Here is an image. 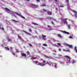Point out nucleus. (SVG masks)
<instances>
[{"mask_svg":"<svg viewBox=\"0 0 77 77\" xmlns=\"http://www.w3.org/2000/svg\"><path fill=\"white\" fill-rule=\"evenodd\" d=\"M5 11L7 12L8 13H10L11 14L12 16H14L15 17H17V15H18V16H20L23 18V16L21 15L20 14H18V13H17L16 12H13V11H11L9 9H8V8H5Z\"/></svg>","mask_w":77,"mask_h":77,"instance_id":"obj_1","label":"nucleus"},{"mask_svg":"<svg viewBox=\"0 0 77 77\" xmlns=\"http://www.w3.org/2000/svg\"><path fill=\"white\" fill-rule=\"evenodd\" d=\"M65 57L66 58V64L68 65L71 63L72 64H74V63H75V61L74 60H72L71 58L69 57H68V56H66Z\"/></svg>","mask_w":77,"mask_h":77,"instance_id":"obj_2","label":"nucleus"},{"mask_svg":"<svg viewBox=\"0 0 77 77\" xmlns=\"http://www.w3.org/2000/svg\"><path fill=\"white\" fill-rule=\"evenodd\" d=\"M32 62L33 63H35L37 65H40L42 66H44L46 64L45 61H44L43 60H41V63H39L38 61H33Z\"/></svg>","mask_w":77,"mask_h":77,"instance_id":"obj_3","label":"nucleus"},{"mask_svg":"<svg viewBox=\"0 0 77 77\" xmlns=\"http://www.w3.org/2000/svg\"><path fill=\"white\" fill-rule=\"evenodd\" d=\"M21 57L22 58L24 59L26 58L27 57L26 54L22 52H21Z\"/></svg>","mask_w":77,"mask_h":77,"instance_id":"obj_4","label":"nucleus"},{"mask_svg":"<svg viewBox=\"0 0 77 77\" xmlns=\"http://www.w3.org/2000/svg\"><path fill=\"white\" fill-rule=\"evenodd\" d=\"M68 19L67 18H64L62 19V21L64 24H67V20Z\"/></svg>","mask_w":77,"mask_h":77,"instance_id":"obj_5","label":"nucleus"},{"mask_svg":"<svg viewBox=\"0 0 77 77\" xmlns=\"http://www.w3.org/2000/svg\"><path fill=\"white\" fill-rule=\"evenodd\" d=\"M66 2L67 3V8H68V9H70V10H71V9L70 8L69 5V0H66Z\"/></svg>","mask_w":77,"mask_h":77,"instance_id":"obj_6","label":"nucleus"},{"mask_svg":"<svg viewBox=\"0 0 77 77\" xmlns=\"http://www.w3.org/2000/svg\"><path fill=\"white\" fill-rule=\"evenodd\" d=\"M0 28L1 30H4V29L3 28V25H2V24H0Z\"/></svg>","mask_w":77,"mask_h":77,"instance_id":"obj_7","label":"nucleus"},{"mask_svg":"<svg viewBox=\"0 0 77 77\" xmlns=\"http://www.w3.org/2000/svg\"><path fill=\"white\" fill-rule=\"evenodd\" d=\"M47 63L49 64V66H53V64L52 63H51V62H48Z\"/></svg>","mask_w":77,"mask_h":77,"instance_id":"obj_8","label":"nucleus"},{"mask_svg":"<svg viewBox=\"0 0 77 77\" xmlns=\"http://www.w3.org/2000/svg\"><path fill=\"white\" fill-rule=\"evenodd\" d=\"M73 11L75 13V17L77 18V12L76 11Z\"/></svg>","mask_w":77,"mask_h":77,"instance_id":"obj_9","label":"nucleus"},{"mask_svg":"<svg viewBox=\"0 0 77 77\" xmlns=\"http://www.w3.org/2000/svg\"><path fill=\"white\" fill-rule=\"evenodd\" d=\"M36 5H33V4L31 5V7H32V8H36Z\"/></svg>","mask_w":77,"mask_h":77,"instance_id":"obj_10","label":"nucleus"},{"mask_svg":"<svg viewBox=\"0 0 77 77\" xmlns=\"http://www.w3.org/2000/svg\"><path fill=\"white\" fill-rule=\"evenodd\" d=\"M61 32H62V33H65L67 34H69V32H66V31H61Z\"/></svg>","mask_w":77,"mask_h":77,"instance_id":"obj_11","label":"nucleus"},{"mask_svg":"<svg viewBox=\"0 0 77 77\" xmlns=\"http://www.w3.org/2000/svg\"><path fill=\"white\" fill-rule=\"evenodd\" d=\"M42 36L43 38V40H46V35L42 34Z\"/></svg>","mask_w":77,"mask_h":77,"instance_id":"obj_12","label":"nucleus"},{"mask_svg":"<svg viewBox=\"0 0 77 77\" xmlns=\"http://www.w3.org/2000/svg\"><path fill=\"white\" fill-rule=\"evenodd\" d=\"M67 45L69 46V48H72V45H69L67 44Z\"/></svg>","mask_w":77,"mask_h":77,"instance_id":"obj_13","label":"nucleus"},{"mask_svg":"<svg viewBox=\"0 0 77 77\" xmlns=\"http://www.w3.org/2000/svg\"><path fill=\"white\" fill-rule=\"evenodd\" d=\"M58 58H61L63 57L62 55H60V54H58Z\"/></svg>","mask_w":77,"mask_h":77,"instance_id":"obj_14","label":"nucleus"},{"mask_svg":"<svg viewBox=\"0 0 77 77\" xmlns=\"http://www.w3.org/2000/svg\"><path fill=\"white\" fill-rule=\"evenodd\" d=\"M74 50L76 53H77V48L76 46H75Z\"/></svg>","mask_w":77,"mask_h":77,"instance_id":"obj_15","label":"nucleus"},{"mask_svg":"<svg viewBox=\"0 0 77 77\" xmlns=\"http://www.w3.org/2000/svg\"><path fill=\"white\" fill-rule=\"evenodd\" d=\"M47 13L48 14V15H52V13L51 12H50V11H47Z\"/></svg>","mask_w":77,"mask_h":77,"instance_id":"obj_16","label":"nucleus"},{"mask_svg":"<svg viewBox=\"0 0 77 77\" xmlns=\"http://www.w3.org/2000/svg\"><path fill=\"white\" fill-rule=\"evenodd\" d=\"M54 68H57V64H54Z\"/></svg>","mask_w":77,"mask_h":77,"instance_id":"obj_17","label":"nucleus"},{"mask_svg":"<svg viewBox=\"0 0 77 77\" xmlns=\"http://www.w3.org/2000/svg\"><path fill=\"white\" fill-rule=\"evenodd\" d=\"M47 19H48V20L54 19L53 18H52V17H47Z\"/></svg>","mask_w":77,"mask_h":77,"instance_id":"obj_18","label":"nucleus"},{"mask_svg":"<svg viewBox=\"0 0 77 77\" xmlns=\"http://www.w3.org/2000/svg\"><path fill=\"white\" fill-rule=\"evenodd\" d=\"M23 31L24 32V33H26L28 35H31V34L30 33H29V32H26V31Z\"/></svg>","mask_w":77,"mask_h":77,"instance_id":"obj_19","label":"nucleus"},{"mask_svg":"<svg viewBox=\"0 0 77 77\" xmlns=\"http://www.w3.org/2000/svg\"><path fill=\"white\" fill-rule=\"evenodd\" d=\"M11 52H12V54L13 55H15L16 57H17V55H15V54H14V53L13 51H11Z\"/></svg>","mask_w":77,"mask_h":77,"instance_id":"obj_20","label":"nucleus"},{"mask_svg":"<svg viewBox=\"0 0 77 77\" xmlns=\"http://www.w3.org/2000/svg\"><path fill=\"white\" fill-rule=\"evenodd\" d=\"M73 35H70V36H69V38L71 39L72 38H73Z\"/></svg>","mask_w":77,"mask_h":77,"instance_id":"obj_21","label":"nucleus"},{"mask_svg":"<svg viewBox=\"0 0 77 77\" xmlns=\"http://www.w3.org/2000/svg\"><path fill=\"white\" fill-rule=\"evenodd\" d=\"M37 57H32L31 58V59L32 60H35V59H37Z\"/></svg>","mask_w":77,"mask_h":77,"instance_id":"obj_22","label":"nucleus"},{"mask_svg":"<svg viewBox=\"0 0 77 77\" xmlns=\"http://www.w3.org/2000/svg\"><path fill=\"white\" fill-rule=\"evenodd\" d=\"M60 63L61 64H62L63 65H64L65 64L64 62L62 61L60 62Z\"/></svg>","mask_w":77,"mask_h":77,"instance_id":"obj_23","label":"nucleus"},{"mask_svg":"<svg viewBox=\"0 0 77 77\" xmlns=\"http://www.w3.org/2000/svg\"><path fill=\"white\" fill-rule=\"evenodd\" d=\"M12 21L14 22L15 23H16L17 22H18V21H16L14 20H12Z\"/></svg>","mask_w":77,"mask_h":77,"instance_id":"obj_24","label":"nucleus"},{"mask_svg":"<svg viewBox=\"0 0 77 77\" xmlns=\"http://www.w3.org/2000/svg\"><path fill=\"white\" fill-rule=\"evenodd\" d=\"M67 27H68V28L69 29H70L71 28H70V25H67Z\"/></svg>","mask_w":77,"mask_h":77,"instance_id":"obj_25","label":"nucleus"},{"mask_svg":"<svg viewBox=\"0 0 77 77\" xmlns=\"http://www.w3.org/2000/svg\"><path fill=\"white\" fill-rule=\"evenodd\" d=\"M63 50L64 51H66V52H69V50H65V49H63Z\"/></svg>","mask_w":77,"mask_h":77,"instance_id":"obj_26","label":"nucleus"},{"mask_svg":"<svg viewBox=\"0 0 77 77\" xmlns=\"http://www.w3.org/2000/svg\"><path fill=\"white\" fill-rule=\"evenodd\" d=\"M18 38H20V40H23V38H22V37L20 36H18Z\"/></svg>","mask_w":77,"mask_h":77,"instance_id":"obj_27","label":"nucleus"},{"mask_svg":"<svg viewBox=\"0 0 77 77\" xmlns=\"http://www.w3.org/2000/svg\"><path fill=\"white\" fill-rule=\"evenodd\" d=\"M5 49L6 50L7 49V50H8V51H9L10 49L9 48H8L7 47H6L5 48Z\"/></svg>","mask_w":77,"mask_h":77,"instance_id":"obj_28","label":"nucleus"},{"mask_svg":"<svg viewBox=\"0 0 77 77\" xmlns=\"http://www.w3.org/2000/svg\"><path fill=\"white\" fill-rule=\"evenodd\" d=\"M32 24H34V25H36L37 26L38 25V24H37L36 23H32Z\"/></svg>","mask_w":77,"mask_h":77,"instance_id":"obj_29","label":"nucleus"},{"mask_svg":"<svg viewBox=\"0 0 77 77\" xmlns=\"http://www.w3.org/2000/svg\"><path fill=\"white\" fill-rule=\"evenodd\" d=\"M53 45L54 46H55L56 47H57V46H57V45H55V44H54Z\"/></svg>","mask_w":77,"mask_h":77,"instance_id":"obj_30","label":"nucleus"},{"mask_svg":"<svg viewBox=\"0 0 77 77\" xmlns=\"http://www.w3.org/2000/svg\"><path fill=\"white\" fill-rule=\"evenodd\" d=\"M58 37H60V38H61L62 37V36L61 35H60V34H58Z\"/></svg>","mask_w":77,"mask_h":77,"instance_id":"obj_31","label":"nucleus"},{"mask_svg":"<svg viewBox=\"0 0 77 77\" xmlns=\"http://www.w3.org/2000/svg\"><path fill=\"white\" fill-rule=\"evenodd\" d=\"M8 40L9 41H11V39L9 37H8Z\"/></svg>","mask_w":77,"mask_h":77,"instance_id":"obj_32","label":"nucleus"},{"mask_svg":"<svg viewBox=\"0 0 77 77\" xmlns=\"http://www.w3.org/2000/svg\"><path fill=\"white\" fill-rule=\"evenodd\" d=\"M64 5H60V6H59V7H60L61 8H63V7H64Z\"/></svg>","mask_w":77,"mask_h":77,"instance_id":"obj_33","label":"nucleus"},{"mask_svg":"<svg viewBox=\"0 0 77 77\" xmlns=\"http://www.w3.org/2000/svg\"><path fill=\"white\" fill-rule=\"evenodd\" d=\"M43 46H47L48 45L46 44H43Z\"/></svg>","mask_w":77,"mask_h":77,"instance_id":"obj_34","label":"nucleus"},{"mask_svg":"<svg viewBox=\"0 0 77 77\" xmlns=\"http://www.w3.org/2000/svg\"><path fill=\"white\" fill-rule=\"evenodd\" d=\"M29 30L30 32H32V29H29Z\"/></svg>","mask_w":77,"mask_h":77,"instance_id":"obj_35","label":"nucleus"},{"mask_svg":"<svg viewBox=\"0 0 77 77\" xmlns=\"http://www.w3.org/2000/svg\"><path fill=\"white\" fill-rule=\"evenodd\" d=\"M27 55H29V51H27Z\"/></svg>","mask_w":77,"mask_h":77,"instance_id":"obj_36","label":"nucleus"},{"mask_svg":"<svg viewBox=\"0 0 77 77\" xmlns=\"http://www.w3.org/2000/svg\"><path fill=\"white\" fill-rule=\"evenodd\" d=\"M29 45L31 47L32 46V45H31V44H29Z\"/></svg>","mask_w":77,"mask_h":77,"instance_id":"obj_37","label":"nucleus"},{"mask_svg":"<svg viewBox=\"0 0 77 77\" xmlns=\"http://www.w3.org/2000/svg\"><path fill=\"white\" fill-rule=\"evenodd\" d=\"M42 6H45V4H43V5H42Z\"/></svg>","mask_w":77,"mask_h":77,"instance_id":"obj_38","label":"nucleus"},{"mask_svg":"<svg viewBox=\"0 0 77 77\" xmlns=\"http://www.w3.org/2000/svg\"><path fill=\"white\" fill-rule=\"evenodd\" d=\"M57 45L59 46H60L61 45V44H60V43H57Z\"/></svg>","mask_w":77,"mask_h":77,"instance_id":"obj_39","label":"nucleus"},{"mask_svg":"<svg viewBox=\"0 0 77 77\" xmlns=\"http://www.w3.org/2000/svg\"><path fill=\"white\" fill-rule=\"evenodd\" d=\"M16 52H19V51L17 49L16 50Z\"/></svg>","mask_w":77,"mask_h":77,"instance_id":"obj_40","label":"nucleus"},{"mask_svg":"<svg viewBox=\"0 0 77 77\" xmlns=\"http://www.w3.org/2000/svg\"><path fill=\"white\" fill-rule=\"evenodd\" d=\"M46 57L47 58H50V57H48V56H47Z\"/></svg>","mask_w":77,"mask_h":77,"instance_id":"obj_41","label":"nucleus"},{"mask_svg":"<svg viewBox=\"0 0 77 77\" xmlns=\"http://www.w3.org/2000/svg\"><path fill=\"white\" fill-rule=\"evenodd\" d=\"M48 27L49 28H51V27L50 26H48Z\"/></svg>","mask_w":77,"mask_h":77,"instance_id":"obj_42","label":"nucleus"},{"mask_svg":"<svg viewBox=\"0 0 77 77\" xmlns=\"http://www.w3.org/2000/svg\"><path fill=\"white\" fill-rule=\"evenodd\" d=\"M53 55H57V54H55V53H54L53 54Z\"/></svg>","mask_w":77,"mask_h":77,"instance_id":"obj_43","label":"nucleus"},{"mask_svg":"<svg viewBox=\"0 0 77 77\" xmlns=\"http://www.w3.org/2000/svg\"><path fill=\"white\" fill-rule=\"evenodd\" d=\"M43 11H47V10H45V9H43Z\"/></svg>","mask_w":77,"mask_h":77,"instance_id":"obj_44","label":"nucleus"},{"mask_svg":"<svg viewBox=\"0 0 77 77\" xmlns=\"http://www.w3.org/2000/svg\"><path fill=\"white\" fill-rule=\"evenodd\" d=\"M51 23L52 24H54V23L53 21L51 22Z\"/></svg>","mask_w":77,"mask_h":77,"instance_id":"obj_45","label":"nucleus"},{"mask_svg":"<svg viewBox=\"0 0 77 77\" xmlns=\"http://www.w3.org/2000/svg\"><path fill=\"white\" fill-rule=\"evenodd\" d=\"M59 51H61V49L60 48H59Z\"/></svg>","mask_w":77,"mask_h":77,"instance_id":"obj_46","label":"nucleus"},{"mask_svg":"<svg viewBox=\"0 0 77 77\" xmlns=\"http://www.w3.org/2000/svg\"><path fill=\"white\" fill-rule=\"evenodd\" d=\"M37 2H40V0H37Z\"/></svg>","mask_w":77,"mask_h":77,"instance_id":"obj_47","label":"nucleus"},{"mask_svg":"<svg viewBox=\"0 0 77 77\" xmlns=\"http://www.w3.org/2000/svg\"><path fill=\"white\" fill-rule=\"evenodd\" d=\"M54 21H56V22L57 21L56 20H55V19H54Z\"/></svg>","mask_w":77,"mask_h":77,"instance_id":"obj_48","label":"nucleus"},{"mask_svg":"<svg viewBox=\"0 0 77 77\" xmlns=\"http://www.w3.org/2000/svg\"><path fill=\"white\" fill-rule=\"evenodd\" d=\"M55 0V2H57V0Z\"/></svg>","mask_w":77,"mask_h":77,"instance_id":"obj_49","label":"nucleus"},{"mask_svg":"<svg viewBox=\"0 0 77 77\" xmlns=\"http://www.w3.org/2000/svg\"><path fill=\"white\" fill-rule=\"evenodd\" d=\"M27 0V1H29L30 0Z\"/></svg>","mask_w":77,"mask_h":77,"instance_id":"obj_50","label":"nucleus"},{"mask_svg":"<svg viewBox=\"0 0 77 77\" xmlns=\"http://www.w3.org/2000/svg\"><path fill=\"white\" fill-rule=\"evenodd\" d=\"M49 30H52V29H49Z\"/></svg>","mask_w":77,"mask_h":77,"instance_id":"obj_51","label":"nucleus"},{"mask_svg":"<svg viewBox=\"0 0 77 77\" xmlns=\"http://www.w3.org/2000/svg\"><path fill=\"white\" fill-rule=\"evenodd\" d=\"M56 10H57V8H56Z\"/></svg>","mask_w":77,"mask_h":77,"instance_id":"obj_52","label":"nucleus"},{"mask_svg":"<svg viewBox=\"0 0 77 77\" xmlns=\"http://www.w3.org/2000/svg\"><path fill=\"white\" fill-rule=\"evenodd\" d=\"M72 23H74V21H72Z\"/></svg>","mask_w":77,"mask_h":77,"instance_id":"obj_53","label":"nucleus"},{"mask_svg":"<svg viewBox=\"0 0 77 77\" xmlns=\"http://www.w3.org/2000/svg\"><path fill=\"white\" fill-rule=\"evenodd\" d=\"M55 52H56V51H55Z\"/></svg>","mask_w":77,"mask_h":77,"instance_id":"obj_54","label":"nucleus"},{"mask_svg":"<svg viewBox=\"0 0 77 77\" xmlns=\"http://www.w3.org/2000/svg\"><path fill=\"white\" fill-rule=\"evenodd\" d=\"M14 0V1H16V0Z\"/></svg>","mask_w":77,"mask_h":77,"instance_id":"obj_55","label":"nucleus"}]
</instances>
